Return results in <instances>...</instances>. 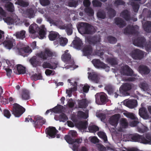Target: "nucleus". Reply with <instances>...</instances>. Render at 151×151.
<instances>
[{"instance_id":"obj_1","label":"nucleus","mask_w":151,"mask_h":151,"mask_svg":"<svg viewBox=\"0 0 151 151\" xmlns=\"http://www.w3.org/2000/svg\"><path fill=\"white\" fill-rule=\"evenodd\" d=\"M54 56V53L48 48H45L43 51H41L36 54V56H33L29 60V62L34 67H37L40 65L42 61L49 59V58Z\"/></svg>"},{"instance_id":"obj_2","label":"nucleus","mask_w":151,"mask_h":151,"mask_svg":"<svg viewBox=\"0 0 151 151\" xmlns=\"http://www.w3.org/2000/svg\"><path fill=\"white\" fill-rule=\"evenodd\" d=\"M77 136V133L76 131H70L68 135H66L64 137L66 142L69 144H73L72 149L76 151L78 149L79 144L82 142V138H78L75 139Z\"/></svg>"},{"instance_id":"obj_3","label":"nucleus","mask_w":151,"mask_h":151,"mask_svg":"<svg viewBox=\"0 0 151 151\" xmlns=\"http://www.w3.org/2000/svg\"><path fill=\"white\" fill-rule=\"evenodd\" d=\"M86 40L89 44L93 45H96V50L95 51V55L99 56H102L104 53L101 49V38L100 36L94 35L93 36H89L86 38Z\"/></svg>"},{"instance_id":"obj_4","label":"nucleus","mask_w":151,"mask_h":151,"mask_svg":"<svg viewBox=\"0 0 151 151\" xmlns=\"http://www.w3.org/2000/svg\"><path fill=\"white\" fill-rule=\"evenodd\" d=\"M130 137L132 141L151 145V133H147L145 136L134 134H131Z\"/></svg>"},{"instance_id":"obj_5","label":"nucleus","mask_w":151,"mask_h":151,"mask_svg":"<svg viewBox=\"0 0 151 151\" xmlns=\"http://www.w3.org/2000/svg\"><path fill=\"white\" fill-rule=\"evenodd\" d=\"M29 120L35 128H40L46 122L45 119L43 117L37 115L32 116L29 115L25 118V122H29Z\"/></svg>"},{"instance_id":"obj_6","label":"nucleus","mask_w":151,"mask_h":151,"mask_svg":"<svg viewBox=\"0 0 151 151\" xmlns=\"http://www.w3.org/2000/svg\"><path fill=\"white\" fill-rule=\"evenodd\" d=\"M78 29L80 33L84 34H92L95 32L93 27L86 22H82L79 24Z\"/></svg>"},{"instance_id":"obj_7","label":"nucleus","mask_w":151,"mask_h":151,"mask_svg":"<svg viewBox=\"0 0 151 151\" xmlns=\"http://www.w3.org/2000/svg\"><path fill=\"white\" fill-rule=\"evenodd\" d=\"M133 44L137 46L143 47H144L147 51H151V41L146 42V40L144 37H138L135 39Z\"/></svg>"},{"instance_id":"obj_8","label":"nucleus","mask_w":151,"mask_h":151,"mask_svg":"<svg viewBox=\"0 0 151 151\" xmlns=\"http://www.w3.org/2000/svg\"><path fill=\"white\" fill-rule=\"evenodd\" d=\"M16 47L18 54L24 57L27 56L26 53H31L32 52L29 46L25 47L24 45L21 42L17 44Z\"/></svg>"},{"instance_id":"obj_9","label":"nucleus","mask_w":151,"mask_h":151,"mask_svg":"<svg viewBox=\"0 0 151 151\" xmlns=\"http://www.w3.org/2000/svg\"><path fill=\"white\" fill-rule=\"evenodd\" d=\"M25 111V109L19 104L15 103L13 104L12 112L15 117H19Z\"/></svg>"},{"instance_id":"obj_10","label":"nucleus","mask_w":151,"mask_h":151,"mask_svg":"<svg viewBox=\"0 0 151 151\" xmlns=\"http://www.w3.org/2000/svg\"><path fill=\"white\" fill-rule=\"evenodd\" d=\"M68 50H66L61 57L62 60L63 62L70 65L68 66V68L67 67L68 66H66L65 68H67L70 67L71 66L73 65L75 63L73 59L71 58V55L68 52Z\"/></svg>"},{"instance_id":"obj_11","label":"nucleus","mask_w":151,"mask_h":151,"mask_svg":"<svg viewBox=\"0 0 151 151\" xmlns=\"http://www.w3.org/2000/svg\"><path fill=\"white\" fill-rule=\"evenodd\" d=\"M144 52L139 49H135L132 51L130 55L134 60H139L142 59L144 56Z\"/></svg>"},{"instance_id":"obj_12","label":"nucleus","mask_w":151,"mask_h":151,"mask_svg":"<svg viewBox=\"0 0 151 151\" xmlns=\"http://www.w3.org/2000/svg\"><path fill=\"white\" fill-rule=\"evenodd\" d=\"M121 73L124 76H134L133 71L128 65H126L121 67L120 70ZM136 76V75H134Z\"/></svg>"},{"instance_id":"obj_13","label":"nucleus","mask_w":151,"mask_h":151,"mask_svg":"<svg viewBox=\"0 0 151 151\" xmlns=\"http://www.w3.org/2000/svg\"><path fill=\"white\" fill-rule=\"evenodd\" d=\"M136 25H128L124 29V33L125 34H138V31L136 29Z\"/></svg>"},{"instance_id":"obj_14","label":"nucleus","mask_w":151,"mask_h":151,"mask_svg":"<svg viewBox=\"0 0 151 151\" xmlns=\"http://www.w3.org/2000/svg\"><path fill=\"white\" fill-rule=\"evenodd\" d=\"M3 44L6 48L10 50L16 45L15 40L12 38H6Z\"/></svg>"},{"instance_id":"obj_15","label":"nucleus","mask_w":151,"mask_h":151,"mask_svg":"<svg viewBox=\"0 0 151 151\" xmlns=\"http://www.w3.org/2000/svg\"><path fill=\"white\" fill-rule=\"evenodd\" d=\"M58 132V130L54 127H49L45 129L46 134L52 138L55 137L56 134Z\"/></svg>"},{"instance_id":"obj_16","label":"nucleus","mask_w":151,"mask_h":151,"mask_svg":"<svg viewBox=\"0 0 151 151\" xmlns=\"http://www.w3.org/2000/svg\"><path fill=\"white\" fill-rule=\"evenodd\" d=\"M39 29L40 28L36 24H32L29 26V33L34 35V36L32 37L33 38H35L37 36V33Z\"/></svg>"},{"instance_id":"obj_17","label":"nucleus","mask_w":151,"mask_h":151,"mask_svg":"<svg viewBox=\"0 0 151 151\" xmlns=\"http://www.w3.org/2000/svg\"><path fill=\"white\" fill-rule=\"evenodd\" d=\"M96 101H99L104 104L107 102V95L103 93H98L95 95Z\"/></svg>"},{"instance_id":"obj_18","label":"nucleus","mask_w":151,"mask_h":151,"mask_svg":"<svg viewBox=\"0 0 151 151\" xmlns=\"http://www.w3.org/2000/svg\"><path fill=\"white\" fill-rule=\"evenodd\" d=\"M92 62L94 66L97 68L105 69L107 66V65L101 61L99 59H94L93 60Z\"/></svg>"},{"instance_id":"obj_19","label":"nucleus","mask_w":151,"mask_h":151,"mask_svg":"<svg viewBox=\"0 0 151 151\" xmlns=\"http://www.w3.org/2000/svg\"><path fill=\"white\" fill-rule=\"evenodd\" d=\"M119 118V114H116L111 116L109 119V123L116 127L117 126Z\"/></svg>"},{"instance_id":"obj_20","label":"nucleus","mask_w":151,"mask_h":151,"mask_svg":"<svg viewBox=\"0 0 151 151\" xmlns=\"http://www.w3.org/2000/svg\"><path fill=\"white\" fill-rule=\"evenodd\" d=\"M139 114L141 117L144 119H147L149 118L146 109L145 107H142L139 109Z\"/></svg>"},{"instance_id":"obj_21","label":"nucleus","mask_w":151,"mask_h":151,"mask_svg":"<svg viewBox=\"0 0 151 151\" xmlns=\"http://www.w3.org/2000/svg\"><path fill=\"white\" fill-rule=\"evenodd\" d=\"M114 23L119 27L123 28L126 25V22L120 17H116L114 19Z\"/></svg>"},{"instance_id":"obj_22","label":"nucleus","mask_w":151,"mask_h":151,"mask_svg":"<svg viewBox=\"0 0 151 151\" xmlns=\"http://www.w3.org/2000/svg\"><path fill=\"white\" fill-rule=\"evenodd\" d=\"M88 78L96 83H99L100 78L98 75L94 73L88 72Z\"/></svg>"},{"instance_id":"obj_23","label":"nucleus","mask_w":151,"mask_h":151,"mask_svg":"<svg viewBox=\"0 0 151 151\" xmlns=\"http://www.w3.org/2000/svg\"><path fill=\"white\" fill-rule=\"evenodd\" d=\"M138 70L141 74L147 75L150 72V70L147 66L143 65H141L138 67Z\"/></svg>"},{"instance_id":"obj_24","label":"nucleus","mask_w":151,"mask_h":151,"mask_svg":"<svg viewBox=\"0 0 151 151\" xmlns=\"http://www.w3.org/2000/svg\"><path fill=\"white\" fill-rule=\"evenodd\" d=\"M84 55L85 56L91 55L93 51L92 47L89 45H85L83 49Z\"/></svg>"},{"instance_id":"obj_25","label":"nucleus","mask_w":151,"mask_h":151,"mask_svg":"<svg viewBox=\"0 0 151 151\" xmlns=\"http://www.w3.org/2000/svg\"><path fill=\"white\" fill-rule=\"evenodd\" d=\"M20 97L23 100H28L30 99L29 92L27 90L22 89L20 93Z\"/></svg>"},{"instance_id":"obj_26","label":"nucleus","mask_w":151,"mask_h":151,"mask_svg":"<svg viewBox=\"0 0 151 151\" xmlns=\"http://www.w3.org/2000/svg\"><path fill=\"white\" fill-rule=\"evenodd\" d=\"M73 43V47L76 49H80L83 45L82 41L79 38L74 40Z\"/></svg>"},{"instance_id":"obj_27","label":"nucleus","mask_w":151,"mask_h":151,"mask_svg":"<svg viewBox=\"0 0 151 151\" xmlns=\"http://www.w3.org/2000/svg\"><path fill=\"white\" fill-rule=\"evenodd\" d=\"M46 29L44 25H42L40 28V29L38 30L39 32L37 33V35L38 34H39V37L40 39H43L44 37H45L46 35Z\"/></svg>"},{"instance_id":"obj_28","label":"nucleus","mask_w":151,"mask_h":151,"mask_svg":"<svg viewBox=\"0 0 151 151\" xmlns=\"http://www.w3.org/2000/svg\"><path fill=\"white\" fill-rule=\"evenodd\" d=\"M24 13L26 15V17L30 19L33 18L35 16L34 10L32 8H28L24 11Z\"/></svg>"},{"instance_id":"obj_29","label":"nucleus","mask_w":151,"mask_h":151,"mask_svg":"<svg viewBox=\"0 0 151 151\" xmlns=\"http://www.w3.org/2000/svg\"><path fill=\"white\" fill-rule=\"evenodd\" d=\"M120 16L127 21H129L131 19L130 14L127 10L123 11L121 13Z\"/></svg>"},{"instance_id":"obj_30","label":"nucleus","mask_w":151,"mask_h":151,"mask_svg":"<svg viewBox=\"0 0 151 151\" xmlns=\"http://www.w3.org/2000/svg\"><path fill=\"white\" fill-rule=\"evenodd\" d=\"M132 88V85L128 83L123 84L120 88L119 90L120 91L127 92L130 90Z\"/></svg>"},{"instance_id":"obj_31","label":"nucleus","mask_w":151,"mask_h":151,"mask_svg":"<svg viewBox=\"0 0 151 151\" xmlns=\"http://www.w3.org/2000/svg\"><path fill=\"white\" fill-rule=\"evenodd\" d=\"M59 37L60 35L59 33L55 32H50L48 35L49 39L51 41H53L59 38Z\"/></svg>"},{"instance_id":"obj_32","label":"nucleus","mask_w":151,"mask_h":151,"mask_svg":"<svg viewBox=\"0 0 151 151\" xmlns=\"http://www.w3.org/2000/svg\"><path fill=\"white\" fill-rule=\"evenodd\" d=\"M5 7L6 10L9 12H13L14 10V4L10 2H8L5 4Z\"/></svg>"},{"instance_id":"obj_33","label":"nucleus","mask_w":151,"mask_h":151,"mask_svg":"<svg viewBox=\"0 0 151 151\" xmlns=\"http://www.w3.org/2000/svg\"><path fill=\"white\" fill-rule=\"evenodd\" d=\"M78 107L80 108H85L88 106L86 99H83L81 100H78Z\"/></svg>"},{"instance_id":"obj_34","label":"nucleus","mask_w":151,"mask_h":151,"mask_svg":"<svg viewBox=\"0 0 151 151\" xmlns=\"http://www.w3.org/2000/svg\"><path fill=\"white\" fill-rule=\"evenodd\" d=\"M143 27L145 31L150 33L151 32V22L147 21L143 25Z\"/></svg>"},{"instance_id":"obj_35","label":"nucleus","mask_w":151,"mask_h":151,"mask_svg":"<svg viewBox=\"0 0 151 151\" xmlns=\"http://www.w3.org/2000/svg\"><path fill=\"white\" fill-rule=\"evenodd\" d=\"M88 125V123L87 121H81L77 123V125L78 127L82 129H85L87 128Z\"/></svg>"},{"instance_id":"obj_36","label":"nucleus","mask_w":151,"mask_h":151,"mask_svg":"<svg viewBox=\"0 0 151 151\" xmlns=\"http://www.w3.org/2000/svg\"><path fill=\"white\" fill-rule=\"evenodd\" d=\"M127 106L130 108H133L137 106V101L135 99L131 100L127 102Z\"/></svg>"},{"instance_id":"obj_37","label":"nucleus","mask_w":151,"mask_h":151,"mask_svg":"<svg viewBox=\"0 0 151 151\" xmlns=\"http://www.w3.org/2000/svg\"><path fill=\"white\" fill-rule=\"evenodd\" d=\"M63 29H65V31L68 35H71L73 33L72 25L71 24H67L66 26H64Z\"/></svg>"},{"instance_id":"obj_38","label":"nucleus","mask_w":151,"mask_h":151,"mask_svg":"<svg viewBox=\"0 0 151 151\" xmlns=\"http://www.w3.org/2000/svg\"><path fill=\"white\" fill-rule=\"evenodd\" d=\"M25 31L22 30L20 32H17L16 36L17 39L22 40L25 37Z\"/></svg>"},{"instance_id":"obj_39","label":"nucleus","mask_w":151,"mask_h":151,"mask_svg":"<svg viewBox=\"0 0 151 151\" xmlns=\"http://www.w3.org/2000/svg\"><path fill=\"white\" fill-rule=\"evenodd\" d=\"M105 89L107 91L109 94L111 95L114 92V87L111 85H107L105 87Z\"/></svg>"},{"instance_id":"obj_40","label":"nucleus","mask_w":151,"mask_h":151,"mask_svg":"<svg viewBox=\"0 0 151 151\" xmlns=\"http://www.w3.org/2000/svg\"><path fill=\"white\" fill-rule=\"evenodd\" d=\"M108 14L110 18H113L114 17L116 14V11L111 8H109L107 9Z\"/></svg>"},{"instance_id":"obj_41","label":"nucleus","mask_w":151,"mask_h":151,"mask_svg":"<svg viewBox=\"0 0 151 151\" xmlns=\"http://www.w3.org/2000/svg\"><path fill=\"white\" fill-rule=\"evenodd\" d=\"M17 69L19 74H24L26 73L25 67L21 65H18L17 66Z\"/></svg>"},{"instance_id":"obj_42","label":"nucleus","mask_w":151,"mask_h":151,"mask_svg":"<svg viewBox=\"0 0 151 151\" xmlns=\"http://www.w3.org/2000/svg\"><path fill=\"white\" fill-rule=\"evenodd\" d=\"M88 129L91 132L94 133L99 130V127L95 125H89L88 127Z\"/></svg>"},{"instance_id":"obj_43","label":"nucleus","mask_w":151,"mask_h":151,"mask_svg":"<svg viewBox=\"0 0 151 151\" xmlns=\"http://www.w3.org/2000/svg\"><path fill=\"white\" fill-rule=\"evenodd\" d=\"M85 12L89 16H92L94 14V11L92 8L90 7L86 8L84 9Z\"/></svg>"},{"instance_id":"obj_44","label":"nucleus","mask_w":151,"mask_h":151,"mask_svg":"<svg viewBox=\"0 0 151 151\" xmlns=\"http://www.w3.org/2000/svg\"><path fill=\"white\" fill-rule=\"evenodd\" d=\"M130 5L132 6L134 12H137L139 8V5L134 1L131 2Z\"/></svg>"},{"instance_id":"obj_45","label":"nucleus","mask_w":151,"mask_h":151,"mask_svg":"<svg viewBox=\"0 0 151 151\" xmlns=\"http://www.w3.org/2000/svg\"><path fill=\"white\" fill-rule=\"evenodd\" d=\"M108 63L111 65H116L117 64V61L115 58H109L107 59Z\"/></svg>"},{"instance_id":"obj_46","label":"nucleus","mask_w":151,"mask_h":151,"mask_svg":"<svg viewBox=\"0 0 151 151\" xmlns=\"http://www.w3.org/2000/svg\"><path fill=\"white\" fill-rule=\"evenodd\" d=\"M107 39L109 43L112 44L115 43L117 41V39L116 37L111 36H108L107 38Z\"/></svg>"},{"instance_id":"obj_47","label":"nucleus","mask_w":151,"mask_h":151,"mask_svg":"<svg viewBox=\"0 0 151 151\" xmlns=\"http://www.w3.org/2000/svg\"><path fill=\"white\" fill-rule=\"evenodd\" d=\"M97 17L101 19H104L106 17L105 13L104 11H98L97 13Z\"/></svg>"},{"instance_id":"obj_48","label":"nucleus","mask_w":151,"mask_h":151,"mask_svg":"<svg viewBox=\"0 0 151 151\" xmlns=\"http://www.w3.org/2000/svg\"><path fill=\"white\" fill-rule=\"evenodd\" d=\"M98 135L99 137L102 138L105 142H106L107 141V137L104 132H99L98 133Z\"/></svg>"},{"instance_id":"obj_49","label":"nucleus","mask_w":151,"mask_h":151,"mask_svg":"<svg viewBox=\"0 0 151 151\" xmlns=\"http://www.w3.org/2000/svg\"><path fill=\"white\" fill-rule=\"evenodd\" d=\"M17 2L18 4L22 6L27 7L29 5V3L24 1V0H17Z\"/></svg>"},{"instance_id":"obj_50","label":"nucleus","mask_w":151,"mask_h":151,"mask_svg":"<svg viewBox=\"0 0 151 151\" xmlns=\"http://www.w3.org/2000/svg\"><path fill=\"white\" fill-rule=\"evenodd\" d=\"M59 119L60 122H65L68 119V117L64 113H62L58 117Z\"/></svg>"},{"instance_id":"obj_51","label":"nucleus","mask_w":151,"mask_h":151,"mask_svg":"<svg viewBox=\"0 0 151 151\" xmlns=\"http://www.w3.org/2000/svg\"><path fill=\"white\" fill-rule=\"evenodd\" d=\"M77 115L78 117L84 119H87L88 116L84 112L81 111H78V112Z\"/></svg>"},{"instance_id":"obj_52","label":"nucleus","mask_w":151,"mask_h":151,"mask_svg":"<svg viewBox=\"0 0 151 151\" xmlns=\"http://www.w3.org/2000/svg\"><path fill=\"white\" fill-rule=\"evenodd\" d=\"M92 4L94 7H99L101 6L102 3L98 0H93L92 1Z\"/></svg>"},{"instance_id":"obj_53","label":"nucleus","mask_w":151,"mask_h":151,"mask_svg":"<svg viewBox=\"0 0 151 151\" xmlns=\"http://www.w3.org/2000/svg\"><path fill=\"white\" fill-rule=\"evenodd\" d=\"M68 39L66 38L61 37L59 38V43L62 46H65L68 42Z\"/></svg>"},{"instance_id":"obj_54","label":"nucleus","mask_w":151,"mask_h":151,"mask_svg":"<svg viewBox=\"0 0 151 151\" xmlns=\"http://www.w3.org/2000/svg\"><path fill=\"white\" fill-rule=\"evenodd\" d=\"M4 116L7 119H9L11 114L10 111L7 109H4L2 112Z\"/></svg>"},{"instance_id":"obj_55","label":"nucleus","mask_w":151,"mask_h":151,"mask_svg":"<svg viewBox=\"0 0 151 151\" xmlns=\"http://www.w3.org/2000/svg\"><path fill=\"white\" fill-rule=\"evenodd\" d=\"M120 124L124 128H126L128 127V123L125 119H122L120 121Z\"/></svg>"},{"instance_id":"obj_56","label":"nucleus","mask_w":151,"mask_h":151,"mask_svg":"<svg viewBox=\"0 0 151 151\" xmlns=\"http://www.w3.org/2000/svg\"><path fill=\"white\" fill-rule=\"evenodd\" d=\"M6 63L8 65V67L9 68H13L15 65L14 60L10 61L7 60H6Z\"/></svg>"},{"instance_id":"obj_57","label":"nucleus","mask_w":151,"mask_h":151,"mask_svg":"<svg viewBox=\"0 0 151 151\" xmlns=\"http://www.w3.org/2000/svg\"><path fill=\"white\" fill-rule=\"evenodd\" d=\"M42 66L44 68H49L51 69L53 68L51 67V64L47 61L44 62L42 65Z\"/></svg>"},{"instance_id":"obj_58","label":"nucleus","mask_w":151,"mask_h":151,"mask_svg":"<svg viewBox=\"0 0 151 151\" xmlns=\"http://www.w3.org/2000/svg\"><path fill=\"white\" fill-rule=\"evenodd\" d=\"M32 77L34 80L36 81L37 80L41 79L42 77L40 74L35 73L32 75Z\"/></svg>"},{"instance_id":"obj_59","label":"nucleus","mask_w":151,"mask_h":151,"mask_svg":"<svg viewBox=\"0 0 151 151\" xmlns=\"http://www.w3.org/2000/svg\"><path fill=\"white\" fill-rule=\"evenodd\" d=\"M68 6L71 7H76L78 5V2L74 0H72L68 2Z\"/></svg>"},{"instance_id":"obj_60","label":"nucleus","mask_w":151,"mask_h":151,"mask_svg":"<svg viewBox=\"0 0 151 151\" xmlns=\"http://www.w3.org/2000/svg\"><path fill=\"white\" fill-rule=\"evenodd\" d=\"M140 87L144 91H147L148 89V86L147 84L145 83H141Z\"/></svg>"},{"instance_id":"obj_61","label":"nucleus","mask_w":151,"mask_h":151,"mask_svg":"<svg viewBox=\"0 0 151 151\" xmlns=\"http://www.w3.org/2000/svg\"><path fill=\"white\" fill-rule=\"evenodd\" d=\"M63 107V106L61 105H59L58 106H56L53 108L52 109V111L54 113H58L61 111V108L60 107Z\"/></svg>"},{"instance_id":"obj_62","label":"nucleus","mask_w":151,"mask_h":151,"mask_svg":"<svg viewBox=\"0 0 151 151\" xmlns=\"http://www.w3.org/2000/svg\"><path fill=\"white\" fill-rule=\"evenodd\" d=\"M45 74L47 76H50V75L53 76L55 74V71L49 69H46L45 71Z\"/></svg>"},{"instance_id":"obj_63","label":"nucleus","mask_w":151,"mask_h":151,"mask_svg":"<svg viewBox=\"0 0 151 151\" xmlns=\"http://www.w3.org/2000/svg\"><path fill=\"white\" fill-rule=\"evenodd\" d=\"M40 4L43 6H46L49 5L50 4L49 0H40Z\"/></svg>"},{"instance_id":"obj_64","label":"nucleus","mask_w":151,"mask_h":151,"mask_svg":"<svg viewBox=\"0 0 151 151\" xmlns=\"http://www.w3.org/2000/svg\"><path fill=\"white\" fill-rule=\"evenodd\" d=\"M97 147L99 151H105L106 150V147L100 144H97Z\"/></svg>"}]
</instances>
